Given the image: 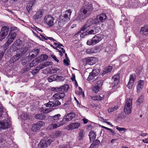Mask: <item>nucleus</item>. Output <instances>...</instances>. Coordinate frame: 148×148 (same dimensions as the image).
Instances as JSON below:
<instances>
[{
	"label": "nucleus",
	"instance_id": "nucleus-1",
	"mask_svg": "<svg viewBox=\"0 0 148 148\" xmlns=\"http://www.w3.org/2000/svg\"><path fill=\"white\" fill-rule=\"evenodd\" d=\"M62 135V132L59 130L56 131L52 133L50 135V138H50L47 140L45 138H44L38 144V148H46L55 139L61 137Z\"/></svg>",
	"mask_w": 148,
	"mask_h": 148
},
{
	"label": "nucleus",
	"instance_id": "nucleus-2",
	"mask_svg": "<svg viewBox=\"0 0 148 148\" xmlns=\"http://www.w3.org/2000/svg\"><path fill=\"white\" fill-rule=\"evenodd\" d=\"M71 12L70 10H67L65 14L60 16L58 20V24L61 27H62L69 20Z\"/></svg>",
	"mask_w": 148,
	"mask_h": 148
},
{
	"label": "nucleus",
	"instance_id": "nucleus-3",
	"mask_svg": "<svg viewBox=\"0 0 148 148\" xmlns=\"http://www.w3.org/2000/svg\"><path fill=\"white\" fill-rule=\"evenodd\" d=\"M99 22L98 18H95L94 19L90 18L88 19L85 23L84 25L81 28L82 31H84L87 28L90 27L93 25L96 24Z\"/></svg>",
	"mask_w": 148,
	"mask_h": 148
},
{
	"label": "nucleus",
	"instance_id": "nucleus-4",
	"mask_svg": "<svg viewBox=\"0 0 148 148\" xmlns=\"http://www.w3.org/2000/svg\"><path fill=\"white\" fill-rule=\"evenodd\" d=\"M82 12L84 15V18H86L90 14L92 10V5L90 3L86 4L82 6Z\"/></svg>",
	"mask_w": 148,
	"mask_h": 148
},
{
	"label": "nucleus",
	"instance_id": "nucleus-5",
	"mask_svg": "<svg viewBox=\"0 0 148 148\" xmlns=\"http://www.w3.org/2000/svg\"><path fill=\"white\" fill-rule=\"evenodd\" d=\"M16 34L15 32L12 31L11 28V31L6 38L7 40L4 45L5 48L7 47L10 44L13 42L16 38Z\"/></svg>",
	"mask_w": 148,
	"mask_h": 148
},
{
	"label": "nucleus",
	"instance_id": "nucleus-6",
	"mask_svg": "<svg viewBox=\"0 0 148 148\" xmlns=\"http://www.w3.org/2000/svg\"><path fill=\"white\" fill-rule=\"evenodd\" d=\"M54 18L51 15H46L44 17L43 21L46 25L51 27L54 24Z\"/></svg>",
	"mask_w": 148,
	"mask_h": 148
},
{
	"label": "nucleus",
	"instance_id": "nucleus-7",
	"mask_svg": "<svg viewBox=\"0 0 148 148\" xmlns=\"http://www.w3.org/2000/svg\"><path fill=\"white\" fill-rule=\"evenodd\" d=\"M102 36L100 35L97 34L93 37L91 39L88 40L87 41V44L89 45H94L99 42L102 39Z\"/></svg>",
	"mask_w": 148,
	"mask_h": 148
},
{
	"label": "nucleus",
	"instance_id": "nucleus-8",
	"mask_svg": "<svg viewBox=\"0 0 148 148\" xmlns=\"http://www.w3.org/2000/svg\"><path fill=\"white\" fill-rule=\"evenodd\" d=\"M65 116H64L63 119L60 121V123H53L49 125L47 127L48 130H51L53 129L56 128L61 125H63L66 123L67 120L65 119Z\"/></svg>",
	"mask_w": 148,
	"mask_h": 148
},
{
	"label": "nucleus",
	"instance_id": "nucleus-9",
	"mask_svg": "<svg viewBox=\"0 0 148 148\" xmlns=\"http://www.w3.org/2000/svg\"><path fill=\"white\" fill-rule=\"evenodd\" d=\"M119 82V73L114 75L112 78L110 87L112 88L114 90L115 89Z\"/></svg>",
	"mask_w": 148,
	"mask_h": 148
},
{
	"label": "nucleus",
	"instance_id": "nucleus-10",
	"mask_svg": "<svg viewBox=\"0 0 148 148\" xmlns=\"http://www.w3.org/2000/svg\"><path fill=\"white\" fill-rule=\"evenodd\" d=\"M40 35L41 37H40L39 38L42 41H44V40L49 39L51 41L53 42V45L57 47H60V46H63L62 44L60 43L52 37H48L47 36L45 37L41 34Z\"/></svg>",
	"mask_w": 148,
	"mask_h": 148
},
{
	"label": "nucleus",
	"instance_id": "nucleus-11",
	"mask_svg": "<svg viewBox=\"0 0 148 148\" xmlns=\"http://www.w3.org/2000/svg\"><path fill=\"white\" fill-rule=\"evenodd\" d=\"M10 31V28L7 26H5L2 27L0 33V40L1 41L5 38Z\"/></svg>",
	"mask_w": 148,
	"mask_h": 148
},
{
	"label": "nucleus",
	"instance_id": "nucleus-12",
	"mask_svg": "<svg viewBox=\"0 0 148 148\" xmlns=\"http://www.w3.org/2000/svg\"><path fill=\"white\" fill-rule=\"evenodd\" d=\"M10 127V120L9 119L6 118L0 122V130L5 129Z\"/></svg>",
	"mask_w": 148,
	"mask_h": 148
},
{
	"label": "nucleus",
	"instance_id": "nucleus-13",
	"mask_svg": "<svg viewBox=\"0 0 148 148\" xmlns=\"http://www.w3.org/2000/svg\"><path fill=\"white\" fill-rule=\"evenodd\" d=\"M45 125V123L44 122L39 121L37 123L32 125L31 130L33 131L36 132L39 130L41 127L44 126Z\"/></svg>",
	"mask_w": 148,
	"mask_h": 148
},
{
	"label": "nucleus",
	"instance_id": "nucleus-14",
	"mask_svg": "<svg viewBox=\"0 0 148 148\" xmlns=\"http://www.w3.org/2000/svg\"><path fill=\"white\" fill-rule=\"evenodd\" d=\"M61 103L58 100H54L52 101H49L47 103L45 104L46 106L47 107H56L60 105Z\"/></svg>",
	"mask_w": 148,
	"mask_h": 148
},
{
	"label": "nucleus",
	"instance_id": "nucleus-15",
	"mask_svg": "<svg viewBox=\"0 0 148 148\" xmlns=\"http://www.w3.org/2000/svg\"><path fill=\"white\" fill-rule=\"evenodd\" d=\"M102 84L101 82H98L92 88V91L95 93L99 92L101 89V86Z\"/></svg>",
	"mask_w": 148,
	"mask_h": 148
},
{
	"label": "nucleus",
	"instance_id": "nucleus-16",
	"mask_svg": "<svg viewBox=\"0 0 148 148\" xmlns=\"http://www.w3.org/2000/svg\"><path fill=\"white\" fill-rule=\"evenodd\" d=\"M80 124L79 123H72L68 125L66 127V129L68 130H72L77 128L79 127Z\"/></svg>",
	"mask_w": 148,
	"mask_h": 148
},
{
	"label": "nucleus",
	"instance_id": "nucleus-17",
	"mask_svg": "<svg viewBox=\"0 0 148 148\" xmlns=\"http://www.w3.org/2000/svg\"><path fill=\"white\" fill-rule=\"evenodd\" d=\"M144 85V80L140 79L138 81L136 86L137 92H139L143 88Z\"/></svg>",
	"mask_w": 148,
	"mask_h": 148
},
{
	"label": "nucleus",
	"instance_id": "nucleus-18",
	"mask_svg": "<svg viewBox=\"0 0 148 148\" xmlns=\"http://www.w3.org/2000/svg\"><path fill=\"white\" fill-rule=\"evenodd\" d=\"M140 33L141 34L145 36L148 35V25H146L142 27L140 29Z\"/></svg>",
	"mask_w": 148,
	"mask_h": 148
},
{
	"label": "nucleus",
	"instance_id": "nucleus-19",
	"mask_svg": "<svg viewBox=\"0 0 148 148\" xmlns=\"http://www.w3.org/2000/svg\"><path fill=\"white\" fill-rule=\"evenodd\" d=\"M13 46L17 49H20L21 47L23 46L22 41L20 40H16L13 44Z\"/></svg>",
	"mask_w": 148,
	"mask_h": 148
},
{
	"label": "nucleus",
	"instance_id": "nucleus-20",
	"mask_svg": "<svg viewBox=\"0 0 148 148\" xmlns=\"http://www.w3.org/2000/svg\"><path fill=\"white\" fill-rule=\"evenodd\" d=\"M97 62V58L94 57L90 58L86 60V62L88 64L91 65L95 64Z\"/></svg>",
	"mask_w": 148,
	"mask_h": 148
},
{
	"label": "nucleus",
	"instance_id": "nucleus-21",
	"mask_svg": "<svg viewBox=\"0 0 148 148\" xmlns=\"http://www.w3.org/2000/svg\"><path fill=\"white\" fill-rule=\"evenodd\" d=\"M43 12L41 10H40L37 11L36 14L33 16V18L35 20H38L42 17L43 16Z\"/></svg>",
	"mask_w": 148,
	"mask_h": 148
},
{
	"label": "nucleus",
	"instance_id": "nucleus-22",
	"mask_svg": "<svg viewBox=\"0 0 148 148\" xmlns=\"http://www.w3.org/2000/svg\"><path fill=\"white\" fill-rule=\"evenodd\" d=\"M39 50L38 49H36L29 52V56L31 59L34 58L39 53Z\"/></svg>",
	"mask_w": 148,
	"mask_h": 148
},
{
	"label": "nucleus",
	"instance_id": "nucleus-23",
	"mask_svg": "<svg viewBox=\"0 0 148 148\" xmlns=\"http://www.w3.org/2000/svg\"><path fill=\"white\" fill-rule=\"evenodd\" d=\"M65 96L64 92H59L53 95V97L56 99H59L63 98Z\"/></svg>",
	"mask_w": 148,
	"mask_h": 148
},
{
	"label": "nucleus",
	"instance_id": "nucleus-24",
	"mask_svg": "<svg viewBox=\"0 0 148 148\" xmlns=\"http://www.w3.org/2000/svg\"><path fill=\"white\" fill-rule=\"evenodd\" d=\"M36 2H35V1L32 0H29V2L27 3L26 8L28 13L29 12V11L32 9V6Z\"/></svg>",
	"mask_w": 148,
	"mask_h": 148
},
{
	"label": "nucleus",
	"instance_id": "nucleus-25",
	"mask_svg": "<svg viewBox=\"0 0 148 148\" xmlns=\"http://www.w3.org/2000/svg\"><path fill=\"white\" fill-rule=\"evenodd\" d=\"M21 55L19 53L16 54L15 56L12 57L10 60V63H14V62L18 60L21 57Z\"/></svg>",
	"mask_w": 148,
	"mask_h": 148
},
{
	"label": "nucleus",
	"instance_id": "nucleus-26",
	"mask_svg": "<svg viewBox=\"0 0 148 148\" xmlns=\"http://www.w3.org/2000/svg\"><path fill=\"white\" fill-rule=\"evenodd\" d=\"M105 94L104 93L101 94L100 95L96 96H93L91 97L92 99L95 100L100 101L102 100L104 98Z\"/></svg>",
	"mask_w": 148,
	"mask_h": 148
},
{
	"label": "nucleus",
	"instance_id": "nucleus-27",
	"mask_svg": "<svg viewBox=\"0 0 148 148\" xmlns=\"http://www.w3.org/2000/svg\"><path fill=\"white\" fill-rule=\"evenodd\" d=\"M124 111L126 114H130V103L129 100H127L124 108Z\"/></svg>",
	"mask_w": 148,
	"mask_h": 148
},
{
	"label": "nucleus",
	"instance_id": "nucleus-28",
	"mask_svg": "<svg viewBox=\"0 0 148 148\" xmlns=\"http://www.w3.org/2000/svg\"><path fill=\"white\" fill-rule=\"evenodd\" d=\"M98 49L97 47L88 48L86 49V52L87 53H96L98 51Z\"/></svg>",
	"mask_w": 148,
	"mask_h": 148
},
{
	"label": "nucleus",
	"instance_id": "nucleus-29",
	"mask_svg": "<svg viewBox=\"0 0 148 148\" xmlns=\"http://www.w3.org/2000/svg\"><path fill=\"white\" fill-rule=\"evenodd\" d=\"M75 116V114L73 112H71L65 116V119L67 121H71Z\"/></svg>",
	"mask_w": 148,
	"mask_h": 148
},
{
	"label": "nucleus",
	"instance_id": "nucleus-30",
	"mask_svg": "<svg viewBox=\"0 0 148 148\" xmlns=\"http://www.w3.org/2000/svg\"><path fill=\"white\" fill-rule=\"evenodd\" d=\"M40 62L39 59L38 58H36L33 60L31 63H30L29 65V66L30 68L35 66L37 64Z\"/></svg>",
	"mask_w": 148,
	"mask_h": 148
},
{
	"label": "nucleus",
	"instance_id": "nucleus-31",
	"mask_svg": "<svg viewBox=\"0 0 148 148\" xmlns=\"http://www.w3.org/2000/svg\"><path fill=\"white\" fill-rule=\"evenodd\" d=\"M144 99V96L143 95H140L136 102V105H140L143 102Z\"/></svg>",
	"mask_w": 148,
	"mask_h": 148
},
{
	"label": "nucleus",
	"instance_id": "nucleus-32",
	"mask_svg": "<svg viewBox=\"0 0 148 148\" xmlns=\"http://www.w3.org/2000/svg\"><path fill=\"white\" fill-rule=\"evenodd\" d=\"M96 18H98V20L100 22H102L103 20H105L107 18V16L106 14H103L100 16H98Z\"/></svg>",
	"mask_w": 148,
	"mask_h": 148
},
{
	"label": "nucleus",
	"instance_id": "nucleus-33",
	"mask_svg": "<svg viewBox=\"0 0 148 148\" xmlns=\"http://www.w3.org/2000/svg\"><path fill=\"white\" fill-rule=\"evenodd\" d=\"M112 66H108L106 67L102 73L103 75H104L107 73H110L112 70Z\"/></svg>",
	"mask_w": 148,
	"mask_h": 148
},
{
	"label": "nucleus",
	"instance_id": "nucleus-34",
	"mask_svg": "<svg viewBox=\"0 0 148 148\" xmlns=\"http://www.w3.org/2000/svg\"><path fill=\"white\" fill-rule=\"evenodd\" d=\"M89 136L90 140L93 141L95 138L96 135L94 131H91L89 133Z\"/></svg>",
	"mask_w": 148,
	"mask_h": 148
},
{
	"label": "nucleus",
	"instance_id": "nucleus-35",
	"mask_svg": "<svg viewBox=\"0 0 148 148\" xmlns=\"http://www.w3.org/2000/svg\"><path fill=\"white\" fill-rule=\"evenodd\" d=\"M96 33L95 32V31H94L93 29H91L90 30H88L86 31V32L81 34L82 35L84 36L86 35H89L90 34H95Z\"/></svg>",
	"mask_w": 148,
	"mask_h": 148
},
{
	"label": "nucleus",
	"instance_id": "nucleus-36",
	"mask_svg": "<svg viewBox=\"0 0 148 148\" xmlns=\"http://www.w3.org/2000/svg\"><path fill=\"white\" fill-rule=\"evenodd\" d=\"M61 115L60 114H58L55 115L51 116H49V117L51 120V121L57 120H58L60 118Z\"/></svg>",
	"mask_w": 148,
	"mask_h": 148
},
{
	"label": "nucleus",
	"instance_id": "nucleus-37",
	"mask_svg": "<svg viewBox=\"0 0 148 148\" xmlns=\"http://www.w3.org/2000/svg\"><path fill=\"white\" fill-rule=\"evenodd\" d=\"M48 58V56L45 54L41 55L39 58H37L39 59L40 62H41L45 60H46Z\"/></svg>",
	"mask_w": 148,
	"mask_h": 148
},
{
	"label": "nucleus",
	"instance_id": "nucleus-38",
	"mask_svg": "<svg viewBox=\"0 0 148 148\" xmlns=\"http://www.w3.org/2000/svg\"><path fill=\"white\" fill-rule=\"evenodd\" d=\"M52 62H46L42 63V66L39 67V69H42L44 67H47L50 65L52 64Z\"/></svg>",
	"mask_w": 148,
	"mask_h": 148
},
{
	"label": "nucleus",
	"instance_id": "nucleus-39",
	"mask_svg": "<svg viewBox=\"0 0 148 148\" xmlns=\"http://www.w3.org/2000/svg\"><path fill=\"white\" fill-rule=\"evenodd\" d=\"M119 59L121 60V61L124 62L128 60L129 58L126 55H123L120 56Z\"/></svg>",
	"mask_w": 148,
	"mask_h": 148
},
{
	"label": "nucleus",
	"instance_id": "nucleus-40",
	"mask_svg": "<svg viewBox=\"0 0 148 148\" xmlns=\"http://www.w3.org/2000/svg\"><path fill=\"white\" fill-rule=\"evenodd\" d=\"M22 119L24 120H27L29 119L30 117L29 115L26 113H23L21 116Z\"/></svg>",
	"mask_w": 148,
	"mask_h": 148
},
{
	"label": "nucleus",
	"instance_id": "nucleus-41",
	"mask_svg": "<svg viewBox=\"0 0 148 148\" xmlns=\"http://www.w3.org/2000/svg\"><path fill=\"white\" fill-rule=\"evenodd\" d=\"M57 77L56 75H53L48 77V80L49 82H51L56 80Z\"/></svg>",
	"mask_w": 148,
	"mask_h": 148
},
{
	"label": "nucleus",
	"instance_id": "nucleus-42",
	"mask_svg": "<svg viewBox=\"0 0 148 148\" xmlns=\"http://www.w3.org/2000/svg\"><path fill=\"white\" fill-rule=\"evenodd\" d=\"M19 49V51L22 52L21 55L25 53L27 50L28 48L27 47H21Z\"/></svg>",
	"mask_w": 148,
	"mask_h": 148
},
{
	"label": "nucleus",
	"instance_id": "nucleus-43",
	"mask_svg": "<svg viewBox=\"0 0 148 148\" xmlns=\"http://www.w3.org/2000/svg\"><path fill=\"white\" fill-rule=\"evenodd\" d=\"M60 90L62 91H68L69 88V86L67 84H65L60 87Z\"/></svg>",
	"mask_w": 148,
	"mask_h": 148
},
{
	"label": "nucleus",
	"instance_id": "nucleus-44",
	"mask_svg": "<svg viewBox=\"0 0 148 148\" xmlns=\"http://www.w3.org/2000/svg\"><path fill=\"white\" fill-rule=\"evenodd\" d=\"M136 79L135 74H133L130 76V84H133Z\"/></svg>",
	"mask_w": 148,
	"mask_h": 148
},
{
	"label": "nucleus",
	"instance_id": "nucleus-45",
	"mask_svg": "<svg viewBox=\"0 0 148 148\" xmlns=\"http://www.w3.org/2000/svg\"><path fill=\"white\" fill-rule=\"evenodd\" d=\"M118 108V106L117 105L115 106L114 107L110 108L108 109V112H111L116 110Z\"/></svg>",
	"mask_w": 148,
	"mask_h": 148
},
{
	"label": "nucleus",
	"instance_id": "nucleus-46",
	"mask_svg": "<svg viewBox=\"0 0 148 148\" xmlns=\"http://www.w3.org/2000/svg\"><path fill=\"white\" fill-rule=\"evenodd\" d=\"M94 75V76H96L99 73V69H93L91 72Z\"/></svg>",
	"mask_w": 148,
	"mask_h": 148
},
{
	"label": "nucleus",
	"instance_id": "nucleus-47",
	"mask_svg": "<svg viewBox=\"0 0 148 148\" xmlns=\"http://www.w3.org/2000/svg\"><path fill=\"white\" fill-rule=\"evenodd\" d=\"M92 141L93 143L90 146V147H93L97 145L100 142L99 140H96L95 141H94L93 140Z\"/></svg>",
	"mask_w": 148,
	"mask_h": 148
},
{
	"label": "nucleus",
	"instance_id": "nucleus-48",
	"mask_svg": "<svg viewBox=\"0 0 148 148\" xmlns=\"http://www.w3.org/2000/svg\"><path fill=\"white\" fill-rule=\"evenodd\" d=\"M81 5H85L86 4H88L89 3L88 2V0H78Z\"/></svg>",
	"mask_w": 148,
	"mask_h": 148
},
{
	"label": "nucleus",
	"instance_id": "nucleus-49",
	"mask_svg": "<svg viewBox=\"0 0 148 148\" xmlns=\"http://www.w3.org/2000/svg\"><path fill=\"white\" fill-rule=\"evenodd\" d=\"M56 49L57 50V51L59 52L60 53V55L61 56L63 55V53H64L65 52V50L62 48H61L60 49L61 50H59L57 49L56 48Z\"/></svg>",
	"mask_w": 148,
	"mask_h": 148
},
{
	"label": "nucleus",
	"instance_id": "nucleus-50",
	"mask_svg": "<svg viewBox=\"0 0 148 148\" xmlns=\"http://www.w3.org/2000/svg\"><path fill=\"white\" fill-rule=\"evenodd\" d=\"M84 137L83 132V131H81L79 133L78 138L79 140L82 139Z\"/></svg>",
	"mask_w": 148,
	"mask_h": 148
},
{
	"label": "nucleus",
	"instance_id": "nucleus-51",
	"mask_svg": "<svg viewBox=\"0 0 148 148\" xmlns=\"http://www.w3.org/2000/svg\"><path fill=\"white\" fill-rule=\"evenodd\" d=\"M94 75L91 73H90L88 78L87 80L89 81L93 79L94 77H96Z\"/></svg>",
	"mask_w": 148,
	"mask_h": 148
},
{
	"label": "nucleus",
	"instance_id": "nucleus-52",
	"mask_svg": "<svg viewBox=\"0 0 148 148\" xmlns=\"http://www.w3.org/2000/svg\"><path fill=\"white\" fill-rule=\"evenodd\" d=\"M35 118L38 119H42L44 117L42 114H40L36 115L35 116Z\"/></svg>",
	"mask_w": 148,
	"mask_h": 148
},
{
	"label": "nucleus",
	"instance_id": "nucleus-53",
	"mask_svg": "<svg viewBox=\"0 0 148 148\" xmlns=\"http://www.w3.org/2000/svg\"><path fill=\"white\" fill-rule=\"evenodd\" d=\"M57 78L56 80H59V81H63L64 80V77L61 76H58L57 75Z\"/></svg>",
	"mask_w": 148,
	"mask_h": 148
},
{
	"label": "nucleus",
	"instance_id": "nucleus-54",
	"mask_svg": "<svg viewBox=\"0 0 148 148\" xmlns=\"http://www.w3.org/2000/svg\"><path fill=\"white\" fill-rule=\"evenodd\" d=\"M112 50V47H107L105 49V51L109 53H111Z\"/></svg>",
	"mask_w": 148,
	"mask_h": 148
},
{
	"label": "nucleus",
	"instance_id": "nucleus-55",
	"mask_svg": "<svg viewBox=\"0 0 148 148\" xmlns=\"http://www.w3.org/2000/svg\"><path fill=\"white\" fill-rule=\"evenodd\" d=\"M52 91L54 92H57L60 90V87H53L51 88Z\"/></svg>",
	"mask_w": 148,
	"mask_h": 148
},
{
	"label": "nucleus",
	"instance_id": "nucleus-56",
	"mask_svg": "<svg viewBox=\"0 0 148 148\" xmlns=\"http://www.w3.org/2000/svg\"><path fill=\"white\" fill-rule=\"evenodd\" d=\"M51 109L50 108H48V109H43V112L45 113H47L49 112H51Z\"/></svg>",
	"mask_w": 148,
	"mask_h": 148
},
{
	"label": "nucleus",
	"instance_id": "nucleus-57",
	"mask_svg": "<svg viewBox=\"0 0 148 148\" xmlns=\"http://www.w3.org/2000/svg\"><path fill=\"white\" fill-rule=\"evenodd\" d=\"M63 62L66 65H68L69 64V59H64L63 60Z\"/></svg>",
	"mask_w": 148,
	"mask_h": 148
},
{
	"label": "nucleus",
	"instance_id": "nucleus-58",
	"mask_svg": "<svg viewBox=\"0 0 148 148\" xmlns=\"http://www.w3.org/2000/svg\"><path fill=\"white\" fill-rule=\"evenodd\" d=\"M92 29L94 30V31H95V32L96 34L99 32V27H95L94 26Z\"/></svg>",
	"mask_w": 148,
	"mask_h": 148
},
{
	"label": "nucleus",
	"instance_id": "nucleus-59",
	"mask_svg": "<svg viewBox=\"0 0 148 148\" xmlns=\"http://www.w3.org/2000/svg\"><path fill=\"white\" fill-rule=\"evenodd\" d=\"M51 56L55 61L58 62L59 61L56 58V57L53 54H51Z\"/></svg>",
	"mask_w": 148,
	"mask_h": 148
},
{
	"label": "nucleus",
	"instance_id": "nucleus-60",
	"mask_svg": "<svg viewBox=\"0 0 148 148\" xmlns=\"http://www.w3.org/2000/svg\"><path fill=\"white\" fill-rule=\"evenodd\" d=\"M71 79L73 81H75V84L77 85V82H76V80L75 79V75H73L71 77Z\"/></svg>",
	"mask_w": 148,
	"mask_h": 148
},
{
	"label": "nucleus",
	"instance_id": "nucleus-61",
	"mask_svg": "<svg viewBox=\"0 0 148 148\" xmlns=\"http://www.w3.org/2000/svg\"><path fill=\"white\" fill-rule=\"evenodd\" d=\"M116 129L119 131H122L124 130H125V128H121L119 127H116Z\"/></svg>",
	"mask_w": 148,
	"mask_h": 148
},
{
	"label": "nucleus",
	"instance_id": "nucleus-62",
	"mask_svg": "<svg viewBox=\"0 0 148 148\" xmlns=\"http://www.w3.org/2000/svg\"><path fill=\"white\" fill-rule=\"evenodd\" d=\"M3 110V108L2 106H1L0 107V118L2 115Z\"/></svg>",
	"mask_w": 148,
	"mask_h": 148
},
{
	"label": "nucleus",
	"instance_id": "nucleus-63",
	"mask_svg": "<svg viewBox=\"0 0 148 148\" xmlns=\"http://www.w3.org/2000/svg\"><path fill=\"white\" fill-rule=\"evenodd\" d=\"M52 69L53 71V73H55L59 70V69L56 68H52Z\"/></svg>",
	"mask_w": 148,
	"mask_h": 148
},
{
	"label": "nucleus",
	"instance_id": "nucleus-64",
	"mask_svg": "<svg viewBox=\"0 0 148 148\" xmlns=\"http://www.w3.org/2000/svg\"><path fill=\"white\" fill-rule=\"evenodd\" d=\"M35 28V30L37 31V32H38V31L42 32V29L36 27Z\"/></svg>",
	"mask_w": 148,
	"mask_h": 148
}]
</instances>
